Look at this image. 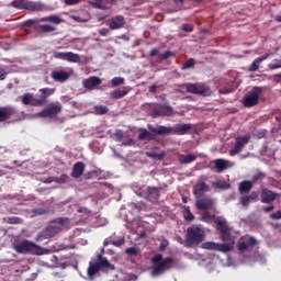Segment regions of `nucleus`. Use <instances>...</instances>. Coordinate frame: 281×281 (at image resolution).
Returning a JSON list of instances; mask_svg holds the SVG:
<instances>
[{"label":"nucleus","mask_w":281,"mask_h":281,"mask_svg":"<svg viewBox=\"0 0 281 281\" xmlns=\"http://www.w3.org/2000/svg\"><path fill=\"white\" fill-rule=\"evenodd\" d=\"M105 249L102 248L97 259H91L88 267V277L93 279L99 271H114L115 267L104 257Z\"/></svg>","instance_id":"nucleus-1"},{"label":"nucleus","mask_w":281,"mask_h":281,"mask_svg":"<svg viewBox=\"0 0 281 281\" xmlns=\"http://www.w3.org/2000/svg\"><path fill=\"white\" fill-rule=\"evenodd\" d=\"M147 128L149 132H151L155 135H187L191 128V124H177L173 127L162 126L158 125L157 127H154L151 124L147 125Z\"/></svg>","instance_id":"nucleus-2"},{"label":"nucleus","mask_w":281,"mask_h":281,"mask_svg":"<svg viewBox=\"0 0 281 281\" xmlns=\"http://www.w3.org/2000/svg\"><path fill=\"white\" fill-rule=\"evenodd\" d=\"M206 234L204 226L201 225H192L187 228L184 244L186 247H198L205 240Z\"/></svg>","instance_id":"nucleus-3"},{"label":"nucleus","mask_w":281,"mask_h":281,"mask_svg":"<svg viewBox=\"0 0 281 281\" xmlns=\"http://www.w3.org/2000/svg\"><path fill=\"white\" fill-rule=\"evenodd\" d=\"M151 262L154 265L151 277L157 278L166 273V271H169L172 269L176 261L172 259V257H166L162 259L161 254H157L153 257Z\"/></svg>","instance_id":"nucleus-4"},{"label":"nucleus","mask_w":281,"mask_h":281,"mask_svg":"<svg viewBox=\"0 0 281 281\" xmlns=\"http://www.w3.org/2000/svg\"><path fill=\"white\" fill-rule=\"evenodd\" d=\"M68 223L67 217H58L57 220L53 221L48 226H46L43 232H40L36 240L40 239H49L57 236L61 231L64 225Z\"/></svg>","instance_id":"nucleus-5"},{"label":"nucleus","mask_w":281,"mask_h":281,"mask_svg":"<svg viewBox=\"0 0 281 281\" xmlns=\"http://www.w3.org/2000/svg\"><path fill=\"white\" fill-rule=\"evenodd\" d=\"M13 250L16 254H30L35 256H42L45 254V249L30 240H22L13 245Z\"/></svg>","instance_id":"nucleus-6"},{"label":"nucleus","mask_w":281,"mask_h":281,"mask_svg":"<svg viewBox=\"0 0 281 281\" xmlns=\"http://www.w3.org/2000/svg\"><path fill=\"white\" fill-rule=\"evenodd\" d=\"M12 5L19 10H26L29 12H43L45 10L44 3L32 0H13Z\"/></svg>","instance_id":"nucleus-7"},{"label":"nucleus","mask_w":281,"mask_h":281,"mask_svg":"<svg viewBox=\"0 0 281 281\" xmlns=\"http://www.w3.org/2000/svg\"><path fill=\"white\" fill-rule=\"evenodd\" d=\"M63 111V105L60 102H52L45 109H43L40 113H37L38 117L44 119H54L57 117Z\"/></svg>","instance_id":"nucleus-8"},{"label":"nucleus","mask_w":281,"mask_h":281,"mask_svg":"<svg viewBox=\"0 0 281 281\" xmlns=\"http://www.w3.org/2000/svg\"><path fill=\"white\" fill-rule=\"evenodd\" d=\"M262 89L260 87H254L252 90L248 91L244 97L243 104L245 108H254L258 105Z\"/></svg>","instance_id":"nucleus-9"},{"label":"nucleus","mask_w":281,"mask_h":281,"mask_svg":"<svg viewBox=\"0 0 281 281\" xmlns=\"http://www.w3.org/2000/svg\"><path fill=\"white\" fill-rule=\"evenodd\" d=\"M187 93L199 94L202 97H209L212 94V90L204 83H186Z\"/></svg>","instance_id":"nucleus-10"},{"label":"nucleus","mask_w":281,"mask_h":281,"mask_svg":"<svg viewBox=\"0 0 281 281\" xmlns=\"http://www.w3.org/2000/svg\"><path fill=\"white\" fill-rule=\"evenodd\" d=\"M202 248L212 251H220L223 254L231 252L234 249L233 244H218L215 241H204Z\"/></svg>","instance_id":"nucleus-11"},{"label":"nucleus","mask_w":281,"mask_h":281,"mask_svg":"<svg viewBox=\"0 0 281 281\" xmlns=\"http://www.w3.org/2000/svg\"><path fill=\"white\" fill-rule=\"evenodd\" d=\"M258 245V240L252 236H244L237 243V249L239 252L250 251L255 246Z\"/></svg>","instance_id":"nucleus-12"},{"label":"nucleus","mask_w":281,"mask_h":281,"mask_svg":"<svg viewBox=\"0 0 281 281\" xmlns=\"http://www.w3.org/2000/svg\"><path fill=\"white\" fill-rule=\"evenodd\" d=\"M250 142V135L237 136L234 148L229 149V156L235 157L240 154L246 145Z\"/></svg>","instance_id":"nucleus-13"},{"label":"nucleus","mask_w":281,"mask_h":281,"mask_svg":"<svg viewBox=\"0 0 281 281\" xmlns=\"http://www.w3.org/2000/svg\"><path fill=\"white\" fill-rule=\"evenodd\" d=\"M53 57L55 59H60L67 63H80L81 58L78 54H75L72 52H67V53H63V52H57L54 50L53 52Z\"/></svg>","instance_id":"nucleus-14"},{"label":"nucleus","mask_w":281,"mask_h":281,"mask_svg":"<svg viewBox=\"0 0 281 281\" xmlns=\"http://www.w3.org/2000/svg\"><path fill=\"white\" fill-rule=\"evenodd\" d=\"M18 110L13 105L0 106V123L7 122L12 117H16Z\"/></svg>","instance_id":"nucleus-15"},{"label":"nucleus","mask_w":281,"mask_h":281,"mask_svg":"<svg viewBox=\"0 0 281 281\" xmlns=\"http://www.w3.org/2000/svg\"><path fill=\"white\" fill-rule=\"evenodd\" d=\"M215 223L220 227L222 241L231 240V237H232L231 228L227 226L226 220L225 218H217L215 221Z\"/></svg>","instance_id":"nucleus-16"},{"label":"nucleus","mask_w":281,"mask_h":281,"mask_svg":"<svg viewBox=\"0 0 281 281\" xmlns=\"http://www.w3.org/2000/svg\"><path fill=\"white\" fill-rule=\"evenodd\" d=\"M38 93L40 98L35 102L38 106H43L47 104L48 98L55 93V88H40Z\"/></svg>","instance_id":"nucleus-17"},{"label":"nucleus","mask_w":281,"mask_h":281,"mask_svg":"<svg viewBox=\"0 0 281 281\" xmlns=\"http://www.w3.org/2000/svg\"><path fill=\"white\" fill-rule=\"evenodd\" d=\"M161 190H162V188L148 186L147 189H146L145 199L148 200L151 203H157L158 200L160 199V191Z\"/></svg>","instance_id":"nucleus-18"},{"label":"nucleus","mask_w":281,"mask_h":281,"mask_svg":"<svg viewBox=\"0 0 281 281\" xmlns=\"http://www.w3.org/2000/svg\"><path fill=\"white\" fill-rule=\"evenodd\" d=\"M172 108L170 105H160L153 110L151 117H164V116H171Z\"/></svg>","instance_id":"nucleus-19"},{"label":"nucleus","mask_w":281,"mask_h":281,"mask_svg":"<svg viewBox=\"0 0 281 281\" xmlns=\"http://www.w3.org/2000/svg\"><path fill=\"white\" fill-rule=\"evenodd\" d=\"M110 30H122L125 25V19L122 15L112 16L106 21Z\"/></svg>","instance_id":"nucleus-20"},{"label":"nucleus","mask_w":281,"mask_h":281,"mask_svg":"<svg viewBox=\"0 0 281 281\" xmlns=\"http://www.w3.org/2000/svg\"><path fill=\"white\" fill-rule=\"evenodd\" d=\"M279 196V193L272 192L268 188L262 189L261 192V203L263 204H271L273 201H276Z\"/></svg>","instance_id":"nucleus-21"},{"label":"nucleus","mask_w":281,"mask_h":281,"mask_svg":"<svg viewBox=\"0 0 281 281\" xmlns=\"http://www.w3.org/2000/svg\"><path fill=\"white\" fill-rule=\"evenodd\" d=\"M90 4L93 8H97L102 11H106V10L111 9L112 5L115 4V0H92L90 2Z\"/></svg>","instance_id":"nucleus-22"},{"label":"nucleus","mask_w":281,"mask_h":281,"mask_svg":"<svg viewBox=\"0 0 281 281\" xmlns=\"http://www.w3.org/2000/svg\"><path fill=\"white\" fill-rule=\"evenodd\" d=\"M214 206V200L212 198H202L195 201V207L200 211H207Z\"/></svg>","instance_id":"nucleus-23"},{"label":"nucleus","mask_w":281,"mask_h":281,"mask_svg":"<svg viewBox=\"0 0 281 281\" xmlns=\"http://www.w3.org/2000/svg\"><path fill=\"white\" fill-rule=\"evenodd\" d=\"M20 101L24 105H31V106H34V108H38L40 106V104L36 103L37 99L31 92H27V93L21 95L20 97Z\"/></svg>","instance_id":"nucleus-24"},{"label":"nucleus","mask_w":281,"mask_h":281,"mask_svg":"<svg viewBox=\"0 0 281 281\" xmlns=\"http://www.w3.org/2000/svg\"><path fill=\"white\" fill-rule=\"evenodd\" d=\"M86 170V165L82 161H77L72 167L71 177L75 179H79Z\"/></svg>","instance_id":"nucleus-25"},{"label":"nucleus","mask_w":281,"mask_h":281,"mask_svg":"<svg viewBox=\"0 0 281 281\" xmlns=\"http://www.w3.org/2000/svg\"><path fill=\"white\" fill-rule=\"evenodd\" d=\"M209 191H210V186L206 184L205 182H200L198 184H194L193 187V194L199 198L203 196L204 193Z\"/></svg>","instance_id":"nucleus-26"},{"label":"nucleus","mask_w":281,"mask_h":281,"mask_svg":"<svg viewBox=\"0 0 281 281\" xmlns=\"http://www.w3.org/2000/svg\"><path fill=\"white\" fill-rule=\"evenodd\" d=\"M102 85V79L99 77H90L89 79H86L83 81V87L89 90H93L95 87H99Z\"/></svg>","instance_id":"nucleus-27"},{"label":"nucleus","mask_w":281,"mask_h":281,"mask_svg":"<svg viewBox=\"0 0 281 281\" xmlns=\"http://www.w3.org/2000/svg\"><path fill=\"white\" fill-rule=\"evenodd\" d=\"M128 92H131V88H128V87H123L122 89L113 90V91L110 93V98H111L112 100H121V99H123Z\"/></svg>","instance_id":"nucleus-28"},{"label":"nucleus","mask_w":281,"mask_h":281,"mask_svg":"<svg viewBox=\"0 0 281 281\" xmlns=\"http://www.w3.org/2000/svg\"><path fill=\"white\" fill-rule=\"evenodd\" d=\"M258 198H259V193L254 191L249 195L240 196L239 203H240L241 206L247 207V206H249L251 201L258 200Z\"/></svg>","instance_id":"nucleus-29"},{"label":"nucleus","mask_w":281,"mask_h":281,"mask_svg":"<svg viewBox=\"0 0 281 281\" xmlns=\"http://www.w3.org/2000/svg\"><path fill=\"white\" fill-rule=\"evenodd\" d=\"M52 78L56 82L64 83L65 81H67L70 78V74L67 72V71H53L52 72Z\"/></svg>","instance_id":"nucleus-30"},{"label":"nucleus","mask_w":281,"mask_h":281,"mask_svg":"<svg viewBox=\"0 0 281 281\" xmlns=\"http://www.w3.org/2000/svg\"><path fill=\"white\" fill-rule=\"evenodd\" d=\"M198 159L196 155L194 154H181L178 156V162L181 165H189L191 162H194Z\"/></svg>","instance_id":"nucleus-31"},{"label":"nucleus","mask_w":281,"mask_h":281,"mask_svg":"<svg viewBox=\"0 0 281 281\" xmlns=\"http://www.w3.org/2000/svg\"><path fill=\"white\" fill-rule=\"evenodd\" d=\"M254 182L244 180L238 184V191L240 194L249 193L252 190Z\"/></svg>","instance_id":"nucleus-32"},{"label":"nucleus","mask_w":281,"mask_h":281,"mask_svg":"<svg viewBox=\"0 0 281 281\" xmlns=\"http://www.w3.org/2000/svg\"><path fill=\"white\" fill-rule=\"evenodd\" d=\"M212 188L215 190H229L231 183H228L226 180H217L212 182Z\"/></svg>","instance_id":"nucleus-33"},{"label":"nucleus","mask_w":281,"mask_h":281,"mask_svg":"<svg viewBox=\"0 0 281 281\" xmlns=\"http://www.w3.org/2000/svg\"><path fill=\"white\" fill-rule=\"evenodd\" d=\"M138 140L139 142H144V140L151 142V140H154V135L148 130L140 128L139 134H138Z\"/></svg>","instance_id":"nucleus-34"},{"label":"nucleus","mask_w":281,"mask_h":281,"mask_svg":"<svg viewBox=\"0 0 281 281\" xmlns=\"http://www.w3.org/2000/svg\"><path fill=\"white\" fill-rule=\"evenodd\" d=\"M216 172L222 173L224 170L227 169V160L224 159H216L214 160Z\"/></svg>","instance_id":"nucleus-35"},{"label":"nucleus","mask_w":281,"mask_h":281,"mask_svg":"<svg viewBox=\"0 0 281 281\" xmlns=\"http://www.w3.org/2000/svg\"><path fill=\"white\" fill-rule=\"evenodd\" d=\"M42 21H44V22H50V23H53V24H55V25H59V24L63 22V20L60 19V16H57V15L44 16V18L42 19Z\"/></svg>","instance_id":"nucleus-36"},{"label":"nucleus","mask_w":281,"mask_h":281,"mask_svg":"<svg viewBox=\"0 0 281 281\" xmlns=\"http://www.w3.org/2000/svg\"><path fill=\"white\" fill-rule=\"evenodd\" d=\"M4 223L11 224V225H18L23 224V220L21 217H4Z\"/></svg>","instance_id":"nucleus-37"},{"label":"nucleus","mask_w":281,"mask_h":281,"mask_svg":"<svg viewBox=\"0 0 281 281\" xmlns=\"http://www.w3.org/2000/svg\"><path fill=\"white\" fill-rule=\"evenodd\" d=\"M261 63H262V61H260V59L256 58V59L254 60V63L249 65L248 71H250V72L258 71L259 68H260V64H261Z\"/></svg>","instance_id":"nucleus-38"},{"label":"nucleus","mask_w":281,"mask_h":281,"mask_svg":"<svg viewBox=\"0 0 281 281\" xmlns=\"http://www.w3.org/2000/svg\"><path fill=\"white\" fill-rule=\"evenodd\" d=\"M195 66V59L194 58H189L184 61V64L181 66L182 70L186 69H191Z\"/></svg>","instance_id":"nucleus-39"},{"label":"nucleus","mask_w":281,"mask_h":281,"mask_svg":"<svg viewBox=\"0 0 281 281\" xmlns=\"http://www.w3.org/2000/svg\"><path fill=\"white\" fill-rule=\"evenodd\" d=\"M109 109L106 105H95L94 106V112L98 115H105L108 113Z\"/></svg>","instance_id":"nucleus-40"},{"label":"nucleus","mask_w":281,"mask_h":281,"mask_svg":"<svg viewBox=\"0 0 281 281\" xmlns=\"http://www.w3.org/2000/svg\"><path fill=\"white\" fill-rule=\"evenodd\" d=\"M124 82H125V79L122 77H115V78H112L111 80L112 87H121L124 85Z\"/></svg>","instance_id":"nucleus-41"},{"label":"nucleus","mask_w":281,"mask_h":281,"mask_svg":"<svg viewBox=\"0 0 281 281\" xmlns=\"http://www.w3.org/2000/svg\"><path fill=\"white\" fill-rule=\"evenodd\" d=\"M125 254L130 257H136L139 255V249H136L135 247H130L125 250Z\"/></svg>","instance_id":"nucleus-42"},{"label":"nucleus","mask_w":281,"mask_h":281,"mask_svg":"<svg viewBox=\"0 0 281 281\" xmlns=\"http://www.w3.org/2000/svg\"><path fill=\"white\" fill-rule=\"evenodd\" d=\"M194 218H195L194 214L190 212V207H186V213H184L186 222H193Z\"/></svg>","instance_id":"nucleus-43"},{"label":"nucleus","mask_w":281,"mask_h":281,"mask_svg":"<svg viewBox=\"0 0 281 281\" xmlns=\"http://www.w3.org/2000/svg\"><path fill=\"white\" fill-rule=\"evenodd\" d=\"M40 29H42L43 33H52L55 31V27L50 24H42L40 25Z\"/></svg>","instance_id":"nucleus-44"},{"label":"nucleus","mask_w":281,"mask_h":281,"mask_svg":"<svg viewBox=\"0 0 281 281\" xmlns=\"http://www.w3.org/2000/svg\"><path fill=\"white\" fill-rule=\"evenodd\" d=\"M35 23H38V21L30 19L22 23L23 27H32Z\"/></svg>","instance_id":"nucleus-45"},{"label":"nucleus","mask_w":281,"mask_h":281,"mask_svg":"<svg viewBox=\"0 0 281 281\" xmlns=\"http://www.w3.org/2000/svg\"><path fill=\"white\" fill-rule=\"evenodd\" d=\"M181 30L187 33H191L192 31H194V26L192 24H182Z\"/></svg>","instance_id":"nucleus-46"},{"label":"nucleus","mask_w":281,"mask_h":281,"mask_svg":"<svg viewBox=\"0 0 281 281\" xmlns=\"http://www.w3.org/2000/svg\"><path fill=\"white\" fill-rule=\"evenodd\" d=\"M270 69H280L281 68V60L276 59L273 64L268 65Z\"/></svg>","instance_id":"nucleus-47"},{"label":"nucleus","mask_w":281,"mask_h":281,"mask_svg":"<svg viewBox=\"0 0 281 281\" xmlns=\"http://www.w3.org/2000/svg\"><path fill=\"white\" fill-rule=\"evenodd\" d=\"M117 138V142H122L124 138V132L122 130H116L115 134H113Z\"/></svg>","instance_id":"nucleus-48"},{"label":"nucleus","mask_w":281,"mask_h":281,"mask_svg":"<svg viewBox=\"0 0 281 281\" xmlns=\"http://www.w3.org/2000/svg\"><path fill=\"white\" fill-rule=\"evenodd\" d=\"M171 56H175L171 50H166L161 56V60H168Z\"/></svg>","instance_id":"nucleus-49"},{"label":"nucleus","mask_w":281,"mask_h":281,"mask_svg":"<svg viewBox=\"0 0 281 281\" xmlns=\"http://www.w3.org/2000/svg\"><path fill=\"white\" fill-rule=\"evenodd\" d=\"M263 178H265V175L262 172H259L252 177V181H250V182H252V184H254L255 182H258L259 180H262Z\"/></svg>","instance_id":"nucleus-50"},{"label":"nucleus","mask_w":281,"mask_h":281,"mask_svg":"<svg viewBox=\"0 0 281 281\" xmlns=\"http://www.w3.org/2000/svg\"><path fill=\"white\" fill-rule=\"evenodd\" d=\"M124 244H125L124 237H122L121 239H119L116 241H112L113 247H122Z\"/></svg>","instance_id":"nucleus-51"},{"label":"nucleus","mask_w":281,"mask_h":281,"mask_svg":"<svg viewBox=\"0 0 281 281\" xmlns=\"http://www.w3.org/2000/svg\"><path fill=\"white\" fill-rule=\"evenodd\" d=\"M64 1V3L66 4V5H77V4H79L82 0H63Z\"/></svg>","instance_id":"nucleus-52"},{"label":"nucleus","mask_w":281,"mask_h":281,"mask_svg":"<svg viewBox=\"0 0 281 281\" xmlns=\"http://www.w3.org/2000/svg\"><path fill=\"white\" fill-rule=\"evenodd\" d=\"M270 218H271V220H274V221L281 220V210L277 211L276 213H272V214L270 215Z\"/></svg>","instance_id":"nucleus-53"},{"label":"nucleus","mask_w":281,"mask_h":281,"mask_svg":"<svg viewBox=\"0 0 281 281\" xmlns=\"http://www.w3.org/2000/svg\"><path fill=\"white\" fill-rule=\"evenodd\" d=\"M34 213L37 215H45V214L49 213V210L48 209H36Z\"/></svg>","instance_id":"nucleus-54"},{"label":"nucleus","mask_w":281,"mask_h":281,"mask_svg":"<svg viewBox=\"0 0 281 281\" xmlns=\"http://www.w3.org/2000/svg\"><path fill=\"white\" fill-rule=\"evenodd\" d=\"M168 246H169V241L167 239L162 240L160 245V251H165Z\"/></svg>","instance_id":"nucleus-55"},{"label":"nucleus","mask_w":281,"mask_h":281,"mask_svg":"<svg viewBox=\"0 0 281 281\" xmlns=\"http://www.w3.org/2000/svg\"><path fill=\"white\" fill-rule=\"evenodd\" d=\"M99 34L103 37H106L109 35V30L108 29H101Z\"/></svg>","instance_id":"nucleus-56"},{"label":"nucleus","mask_w":281,"mask_h":281,"mask_svg":"<svg viewBox=\"0 0 281 281\" xmlns=\"http://www.w3.org/2000/svg\"><path fill=\"white\" fill-rule=\"evenodd\" d=\"M211 218L210 213L209 212H204L202 215V221L203 222H207Z\"/></svg>","instance_id":"nucleus-57"},{"label":"nucleus","mask_w":281,"mask_h":281,"mask_svg":"<svg viewBox=\"0 0 281 281\" xmlns=\"http://www.w3.org/2000/svg\"><path fill=\"white\" fill-rule=\"evenodd\" d=\"M159 54V48H153L151 52H149V56L155 57Z\"/></svg>","instance_id":"nucleus-58"},{"label":"nucleus","mask_w":281,"mask_h":281,"mask_svg":"<svg viewBox=\"0 0 281 281\" xmlns=\"http://www.w3.org/2000/svg\"><path fill=\"white\" fill-rule=\"evenodd\" d=\"M270 57V54H265L261 57H257L258 60H260V63H263L265 60H267Z\"/></svg>","instance_id":"nucleus-59"},{"label":"nucleus","mask_w":281,"mask_h":281,"mask_svg":"<svg viewBox=\"0 0 281 281\" xmlns=\"http://www.w3.org/2000/svg\"><path fill=\"white\" fill-rule=\"evenodd\" d=\"M148 92L149 93H157V86H149L148 87Z\"/></svg>","instance_id":"nucleus-60"},{"label":"nucleus","mask_w":281,"mask_h":281,"mask_svg":"<svg viewBox=\"0 0 281 281\" xmlns=\"http://www.w3.org/2000/svg\"><path fill=\"white\" fill-rule=\"evenodd\" d=\"M109 245H113V240H111V238L103 240V247H108Z\"/></svg>","instance_id":"nucleus-61"},{"label":"nucleus","mask_w":281,"mask_h":281,"mask_svg":"<svg viewBox=\"0 0 281 281\" xmlns=\"http://www.w3.org/2000/svg\"><path fill=\"white\" fill-rule=\"evenodd\" d=\"M146 156H147L148 158L157 159L158 154H155V153H147Z\"/></svg>","instance_id":"nucleus-62"},{"label":"nucleus","mask_w":281,"mask_h":281,"mask_svg":"<svg viewBox=\"0 0 281 281\" xmlns=\"http://www.w3.org/2000/svg\"><path fill=\"white\" fill-rule=\"evenodd\" d=\"M273 209H274V206L271 205V206L265 207V209H263V212H265V213H271V212L273 211Z\"/></svg>","instance_id":"nucleus-63"},{"label":"nucleus","mask_w":281,"mask_h":281,"mask_svg":"<svg viewBox=\"0 0 281 281\" xmlns=\"http://www.w3.org/2000/svg\"><path fill=\"white\" fill-rule=\"evenodd\" d=\"M77 212H79L80 214H81V213H88V209H86V207H79V209H77Z\"/></svg>","instance_id":"nucleus-64"}]
</instances>
